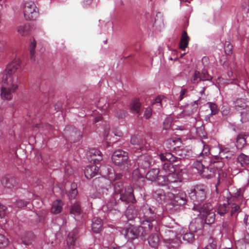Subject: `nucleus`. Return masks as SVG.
Returning a JSON list of instances; mask_svg holds the SVG:
<instances>
[{
	"mask_svg": "<svg viewBox=\"0 0 249 249\" xmlns=\"http://www.w3.org/2000/svg\"><path fill=\"white\" fill-rule=\"evenodd\" d=\"M6 0H0V5H2L5 1Z\"/></svg>",
	"mask_w": 249,
	"mask_h": 249,
	"instance_id": "obj_61",
	"label": "nucleus"
},
{
	"mask_svg": "<svg viewBox=\"0 0 249 249\" xmlns=\"http://www.w3.org/2000/svg\"><path fill=\"white\" fill-rule=\"evenodd\" d=\"M230 209L229 205L228 203H224L223 204H220L217 208V213L220 215H224Z\"/></svg>",
	"mask_w": 249,
	"mask_h": 249,
	"instance_id": "obj_25",
	"label": "nucleus"
},
{
	"mask_svg": "<svg viewBox=\"0 0 249 249\" xmlns=\"http://www.w3.org/2000/svg\"><path fill=\"white\" fill-rule=\"evenodd\" d=\"M1 182L2 185L8 188H11L18 183L17 178L13 176H8L2 178Z\"/></svg>",
	"mask_w": 249,
	"mask_h": 249,
	"instance_id": "obj_13",
	"label": "nucleus"
},
{
	"mask_svg": "<svg viewBox=\"0 0 249 249\" xmlns=\"http://www.w3.org/2000/svg\"><path fill=\"white\" fill-rule=\"evenodd\" d=\"M225 52L227 55H231L232 53V45L229 41H226L224 44Z\"/></svg>",
	"mask_w": 249,
	"mask_h": 249,
	"instance_id": "obj_38",
	"label": "nucleus"
},
{
	"mask_svg": "<svg viewBox=\"0 0 249 249\" xmlns=\"http://www.w3.org/2000/svg\"><path fill=\"white\" fill-rule=\"evenodd\" d=\"M18 33L22 36H25L29 34V26L24 24L18 26L17 28Z\"/></svg>",
	"mask_w": 249,
	"mask_h": 249,
	"instance_id": "obj_24",
	"label": "nucleus"
},
{
	"mask_svg": "<svg viewBox=\"0 0 249 249\" xmlns=\"http://www.w3.org/2000/svg\"><path fill=\"white\" fill-rule=\"evenodd\" d=\"M76 235L72 233H70L67 239V243L69 247H72L74 245L75 241L76 239Z\"/></svg>",
	"mask_w": 249,
	"mask_h": 249,
	"instance_id": "obj_33",
	"label": "nucleus"
},
{
	"mask_svg": "<svg viewBox=\"0 0 249 249\" xmlns=\"http://www.w3.org/2000/svg\"><path fill=\"white\" fill-rule=\"evenodd\" d=\"M182 115L184 116V115H190L191 113H186V110H184L182 112Z\"/></svg>",
	"mask_w": 249,
	"mask_h": 249,
	"instance_id": "obj_59",
	"label": "nucleus"
},
{
	"mask_svg": "<svg viewBox=\"0 0 249 249\" xmlns=\"http://www.w3.org/2000/svg\"><path fill=\"white\" fill-rule=\"evenodd\" d=\"M159 156L161 161L167 160L169 161L168 163H171V162H173L175 160V157H173L172 155L170 153L161 154Z\"/></svg>",
	"mask_w": 249,
	"mask_h": 249,
	"instance_id": "obj_30",
	"label": "nucleus"
},
{
	"mask_svg": "<svg viewBox=\"0 0 249 249\" xmlns=\"http://www.w3.org/2000/svg\"><path fill=\"white\" fill-rule=\"evenodd\" d=\"M114 191L116 194H120V199L126 202H133L134 200V195L133 194V189L130 186H128L125 188L124 191L123 184L121 182H117L114 185Z\"/></svg>",
	"mask_w": 249,
	"mask_h": 249,
	"instance_id": "obj_5",
	"label": "nucleus"
},
{
	"mask_svg": "<svg viewBox=\"0 0 249 249\" xmlns=\"http://www.w3.org/2000/svg\"><path fill=\"white\" fill-rule=\"evenodd\" d=\"M171 118H167L163 123V127L165 129H168L171 126Z\"/></svg>",
	"mask_w": 249,
	"mask_h": 249,
	"instance_id": "obj_46",
	"label": "nucleus"
},
{
	"mask_svg": "<svg viewBox=\"0 0 249 249\" xmlns=\"http://www.w3.org/2000/svg\"><path fill=\"white\" fill-rule=\"evenodd\" d=\"M221 113L223 116H227L230 114V108L227 106H224L222 108Z\"/></svg>",
	"mask_w": 249,
	"mask_h": 249,
	"instance_id": "obj_49",
	"label": "nucleus"
},
{
	"mask_svg": "<svg viewBox=\"0 0 249 249\" xmlns=\"http://www.w3.org/2000/svg\"><path fill=\"white\" fill-rule=\"evenodd\" d=\"M210 150L209 146L207 144H204L202 151L200 153L199 158L203 157L205 158V157L208 156L210 154Z\"/></svg>",
	"mask_w": 249,
	"mask_h": 249,
	"instance_id": "obj_39",
	"label": "nucleus"
},
{
	"mask_svg": "<svg viewBox=\"0 0 249 249\" xmlns=\"http://www.w3.org/2000/svg\"><path fill=\"white\" fill-rule=\"evenodd\" d=\"M234 106L235 109L240 111L242 120H249V101L239 99L234 102Z\"/></svg>",
	"mask_w": 249,
	"mask_h": 249,
	"instance_id": "obj_9",
	"label": "nucleus"
},
{
	"mask_svg": "<svg viewBox=\"0 0 249 249\" xmlns=\"http://www.w3.org/2000/svg\"><path fill=\"white\" fill-rule=\"evenodd\" d=\"M6 207L5 206L0 204V217L1 218L5 217L6 214Z\"/></svg>",
	"mask_w": 249,
	"mask_h": 249,
	"instance_id": "obj_47",
	"label": "nucleus"
},
{
	"mask_svg": "<svg viewBox=\"0 0 249 249\" xmlns=\"http://www.w3.org/2000/svg\"><path fill=\"white\" fill-rule=\"evenodd\" d=\"M36 47V43L35 40H33L31 42L30 46V52L31 53V58L32 60H35L34 55L35 53V48Z\"/></svg>",
	"mask_w": 249,
	"mask_h": 249,
	"instance_id": "obj_40",
	"label": "nucleus"
},
{
	"mask_svg": "<svg viewBox=\"0 0 249 249\" xmlns=\"http://www.w3.org/2000/svg\"><path fill=\"white\" fill-rule=\"evenodd\" d=\"M148 230H145L142 225L135 226L131 225L125 230V237L128 241H131L137 238L140 235L144 236Z\"/></svg>",
	"mask_w": 249,
	"mask_h": 249,
	"instance_id": "obj_8",
	"label": "nucleus"
},
{
	"mask_svg": "<svg viewBox=\"0 0 249 249\" xmlns=\"http://www.w3.org/2000/svg\"><path fill=\"white\" fill-rule=\"evenodd\" d=\"M108 188L101 187L99 188L96 192L91 194V197L93 198H101L104 197L105 195H107L108 192Z\"/></svg>",
	"mask_w": 249,
	"mask_h": 249,
	"instance_id": "obj_21",
	"label": "nucleus"
},
{
	"mask_svg": "<svg viewBox=\"0 0 249 249\" xmlns=\"http://www.w3.org/2000/svg\"><path fill=\"white\" fill-rule=\"evenodd\" d=\"M200 75L202 80H209L212 78L211 76L208 74V72L206 70H202Z\"/></svg>",
	"mask_w": 249,
	"mask_h": 249,
	"instance_id": "obj_44",
	"label": "nucleus"
},
{
	"mask_svg": "<svg viewBox=\"0 0 249 249\" xmlns=\"http://www.w3.org/2000/svg\"><path fill=\"white\" fill-rule=\"evenodd\" d=\"M131 209L128 208L127 209L126 212V216L128 220H131L134 217V214L130 216L129 213H130Z\"/></svg>",
	"mask_w": 249,
	"mask_h": 249,
	"instance_id": "obj_54",
	"label": "nucleus"
},
{
	"mask_svg": "<svg viewBox=\"0 0 249 249\" xmlns=\"http://www.w3.org/2000/svg\"><path fill=\"white\" fill-rule=\"evenodd\" d=\"M132 179L135 181H143V177L141 175L139 169L135 170L132 173Z\"/></svg>",
	"mask_w": 249,
	"mask_h": 249,
	"instance_id": "obj_34",
	"label": "nucleus"
},
{
	"mask_svg": "<svg viewBox=\"0 0 249 249\" xmlns=\"http://www.w3.org/2000/svg\"><path fill=\"white\" fill-rule=\"evenodd\" d=\"M27 204V201H25L21 199L17 200L16 202V205L18 208H22L26 206Z\"/></svg>",
	"mask_w": 249,
	"mask_h": 249,
	"instance_id": "obj_48",
	"label": "nucleus"
},
{
	"mask_svg": "<svg viewBox=\"0 0 249 249\" xmlns=\"http://www.w3.org/2000/svg\"><path fill=\"white\" fill-rule=\"evenodd\" d=\"M125 112L124 111H121L120 114L119 113H117L116 116L119 118H123L125 116Z\"/></svg>",
	"mask_w": 249,
	"mask_h": 249,
	"instance_id": "obj_55",
	"label": "nucleus"
},
{
	"mask_svg": "<svg viewBox=\"0 0 249 249\" xmlns=\"http://www.w3.org/2000/svg\"><path fill=\"white\" fill-rule=\"evenodd\" d=\"M106 167L105 166H102L100 167V174L103 176H106L107 173L105 172Z\"/></svg>",
	"mask_w": 249,
	"mask_h": 249,
	"instance_id": "obj_53",
	"label": "nucleus"
},
{
	"mask_svg": "<svg viewBox=\"0 0 249 249\" xmlns=\"http://www.w3.org/2000/svg\"><path fill=\"white\" fill-rule=\"evenodd\" d=\"M92 1V0H83V4L86 6L89 5Z\"/></svg>",
	"mask_w": 249,
	"mask_h": 249,
	"instance_id": "obj_57",
	"label": "nucleus"
},
{
	"mask_svg": "<svg viewBox=\"0 0 249 249\" xmlns=\"http://www.w3.org/2000/svg\"><path fill=\"white\" fill-rule=\"evenodd\" d=\"M56 222L58 225H61L65 224L66 221L63 217H60L56 220Z\"/></svg>",
	"mask_w": 249,
	"mask_h": 249,
	"instance_id": "obj_52",
	"label": "nucleus"
},
{
	"mask_svg": "<svg viewBox=\"0 0 249 249\" xmlns=\"http://www.w3.org/2000/svg\"><path fill=\"white\" fill-rule=\"evenodd\" d=\"M197 211V215L201 214L203 218H205L206 224H211L214 222L215 220L214 211L210 203H205L199 210Z\"/></svg>",
	"mask_w": 249,
	"mask_h": 249,
	"instance_id": "obj_7",
	"label": "nucleus"
},
{
	"mask_svg": "<svg viewBox=\"0 0 249 249\" xmlns=\"http://www.w3.org/2000/svg\"><path fill=\"white\" fill-rule=\"evenodd\" d=\"M237 162L239 163L242 166H245L249 163V158L245 154H241L237 158Z\"/></svg>",
	"mask_w": 249,
	"mask_h": 249,
	"instance_id": "obj_28",
	"label": "nucleus"
},
{
	"mask_svg": "<svg viewBox=\"0 0 249 249\" xmlns=\"http://www.w3.org/2000/svg\"><path fill=\"white\" fill-rule=\"evenodd\" d=\"M190 40V37L187 35L186 31H183L181 36L179 48L182 50L185 49L188 47V43Z\"/></svg>",
	"mask_w": 249,
	"mask_h": 249,
	"instance_id": "obj_19",
	"label": "nucleus"
},
{
	"mask_svg": "<svg viewBox=\"0 0 249 249\" xmlns=\"http://www.w3.org/2000/svg\"><path fill=\"white\" fill-rule=\"evenodd\" d=\"M148 243L150 246L154 248H157L159 243V237L157 234H154L149 237Z\"/></svg>",
	"mask_w": 249,
	"mask_h": 249,
	"instance_id": "obj_27",
	"label": "nucleus"
},
{
	"mask_svg": "<svg viewBox=\"0 0 249 249\" xmlns=\"http://www.w3.org/2000/svg\"><path fill=\"white\" fill-rule=\"evenodd\" d=\"M63 205V202L60 200H56L53 201L51 209V213L54 214H57L60 213L62 210Z\"/></svg>",
	"mask_w": 249,
	"mask_h": 249,
	"instance_id": "obj_18",
	"label": "nucleus"
},
{
	"mask_svg": "<svg viewBox=\"0 0 249 249\" xmlns=\"http://www.w3.org/2000/svg\"><path fill=\"white\" fill-rule=\"evenodd\" d=\"M103 222L101 218L94 217L92 221V230L95 233H99L102 229Z\"/></svg>",
	"mask_w": 249,
	"mask_h": 249,
	"instance_id": "obj_14",
	"label": "nucleus"
},
{
	"mask_svg": "<svg viewBox=\"0 0 249 249\" xmlns=\"http://www.w3.org/2000/svg\"><path fill=\"white\" fill-rule=\"evenodd\" d=\"M195 238L194 234L192 232H186L183 235V239L187 242H192Z\"/></svg>",
	"mask_w": 249,
	"mask_h": 249,
	"instance_id": "obj_37",
	"label": "nucleus"
},
{
	"mask_svg": "<svg viewBox=\"0 0 249 249\" xmlns=\"http://www.w3.org/2000/svg\"><path fill=\"white\" fill-rule=\"evenodd\" d=\"M201 80H202V79H201L200 73L198 71H195L193 79V82L197 83Z\"/></svg>",
	"mask_w": 249,
	"mask_h": 249,
	"instance_id": "obj_43",
	"label": "nucleus"
},
{
	"mask_svg": "<svg viewBox=\"0 0 249 249\" xmlns=\"http://www.w3.org/2000/svg\"><path fill=\"white\" fill-rule=\"evenodd\" d=\"M165 98L163 97L158 96L155 99L152 104L153 107L156 108L158 109H160L162 106V104Z\"/></svg>",
	"mask_w": 249,
	"mask_h": 249,
	"instance_id": "obj_29",
	"label": "nucleus"
},
{
	"mask_svg": "<svg viewBox=\"0 0 249 249\" xmlns=\"http://www.w3.org/2000/svg\"><path fill=\"white\" fill-rule=\"evenodd\" d=\"M174 237V233L171 231L170 230H168V231L165 232V235H164V240L170 241L172 240Z\"/></svg>",
	"mask_w": 249,
	"mask_h": 249,
	"instance_id": "obj_45",
	"label": "nucleus"
},
{
	"mask_svg": "<svg viewBox=\"0 0 249 249\" xmlns=\"http://www.w3.org/2000/svg\"><path fill=\"white\" fill-rule=\"evenodd\" d=\"M246 220H247V218H244V221H245V222L246 224L247 225V222H246Z\"/></svg>",
	"mask_w": 249,
	"mask_h": 249,
	"instance_id": "obj_63",
	"label": "nucleus"
},
{
	"mask_svg": "<svg viewBox=\"0 0 249 249\" xmlns=\"http://www.w3.org/2000/svg\"><path fill=\"white\" fill-rule=\"evenodd\" d=\"M246 144V138L243 134L239 135L236 139V146L237 148L241 149Z\"/></svg>",
	"mask_w": 249,
	"mask_h": 249,
	"instance_id": "obj_26",
	"label": "nucleus"
},
{
	"mask_svg": "<svg viewBox=\"0 0 249 249\" xmlns=\"http://www.w3.org/2000/svg\"><path fill=\"white\" fill-rule=\"evenodd\" d=\"M186 92V89H181L180 93V95H179V100H181L183 99V96L185 94Z\"/></svg>",
	"mask_w": 249,
	"mask_h": 249,
	"instance_id": "obj_56",
	"label": "nucleus"
},
{
	"mask_svg": "<svg viewBox=\"0 0 249 249\" xmlns=\"http://www.w3.org/2000/svg\"><path fill=\"white\" fill-rule=\"evenodd\" d=\"M160 173L161 176L158 178V183L161 185L181 181V171L176 169L171 163H165Z\"/></svg>",
	"mask_w": 249,
	"mask_h": 249,
	"instance_id": "obj_2",
	"label": "nucleus"
},
{
	"mask_svg": "<svg viewBox=\"0 0 249 249\" xmlns=\"http://www.w3.org/2000/svg\"><path fill=\"white\" fill-rule=\"evenodd\" d=\"M22 239L23 240V242L26 245L28 244L29 243V241H27L25 238L23 236L22 237Z\"/></svg>",
	"mask_w": 249,
	"mask_h": 249,
	"instance_id": "obj_58",
	"label": "nucleus"
},
{
	"mask_svg": "<svg viewBox=\"0 0 249 249\" xmlns=\"http://www.w3.org/2000/svg\"><path fill=\"white\" fill-rule=\"evenodd\" d=\"M160 173L159 170L157 168L152 169L149 170L146 175V178L150 181H154L156 179L158 182V178L161 176V174L158 176Z\"/></svg>",
	"mask_w": 249,
	"mask_h": 249,
	"instance_id": "obj_17",
	"label": "nucleus"
},
{
	"mask_svg": "<svg viewBox=\"0 0 249 249\" xmlns=\"http://www.w3.org/2000/svg\"><path fill=\"white\" fill-rule=\"evenodd\" d=\"M215 170L211 167H204L203 169L199 173V174L202 177L206 178H210L215 175Z\"/></svg>",
	"mask_w": 249,
	"mask_h": 249,
	"instance_id": "obj_16",
	"label": "nucleus"
},
{
	"mask_svg": "<svg viewBox=\"0 0 249 249\" xmlns=\"http://www.w3.org/2000/svg\"><path fill=\"white\" fill-rule=\"evenodd\" d=\"M8 240L2 234H0V248H3L7 245Z\"/></svg>",
	"mask_w": 249,
	"mask_h": 249,
	"instance_id": "obj_41",
	"label": "nucleus"
},
{
	"mask_svg": "<svg viewBox=\"0 0 249 249\" xmlns=\"http://www.w3.org/2000/svg\"><path fill=\"white\" fill-rule=\"evenodd\" d=\"M81 213V209L78 202H76L72 205L71 208V214L73 215L74 218L76 219L77 216L79 215Z\"/></svg>",
	"mask_w": 249,
	"mask_h": 249,
	"instance_id": "obj_23",
	"label": "nucleus"
},
{
	"mask_svg": "<svg viewBox=\"0 0 249 249\" xmlns=\"http://www.w3.org/2000/svg\"><path fill=\"white\" fill-rule=\"evenodd\" d=\"M193 167L194 168L196 169L198 173L199 174V173L205 167V166L201 161H200L199 160H197L193 163Z\"/></svg>",
	"mask_w": 249,
	"mask_h": 249,
	"instance_id": "obj_35",
	"label": "nucleus"
},
{
	"mask_svg": "<svg viewBox=\"0 0 249 249\" xmlns=\"http://www.w3.org/2000/svg\"><path fill=\"white\" fill-rule=\"evenodd\" d=\"M101 119V117L100 116H99L98 117H96L95 119V122H97L99 121Z\"/></svg>",
	"mask_w": 249,
	"mask_h": 249,
	"instance_id": "obj_60",
	"label": "nucleus"
},
{
	"mask_svg": "<svg viewBox=\"0 0 249 249\" xmlns=\"http://www.w3.org/2000/svg\"><path fill=\"white\" fill-rule=\"evenodd\" d=\"M226 202L228 203V205H229V206H230V207L231 208V216L236 215L237 213L240 212V208L238 204H236L235 203H232L231 199H229L228 198Z\"/></svg>",
	"mask_w": 249,
	"mask_h": 249,
	"instance_id": "obj_22",
	"label": "nucleus"
},
{
	"mask_svg": "<svg viewBox=\"0 0 249 249\" xmlns=\"http://www.w3.org/2000/svg\"><path fill=\"white\" fill-rule=\"evenodd\" d=\"M113 162L123 170H128L131 167L127 152L120 149L115 151L111 158Z\"/></svg>",
	"mask_w": 249,
	"mask_h": 249,
	"instance_id": "obj_4",
	"label": "nucleus"
},
{
	"mask_svg": "<svg viewBox=\"0 0 249 249\" xmlns=\"http://www.w3.org/2000/svg\"><path fill=\"white\" fill-rule=\"evenodd\" d=\"M140 109L141 103L138 99H136L133 101L130 105L131 112L134 114H137L139 116L140 114Z\"/></svg>",
	"mask_w": 249,
	"mask_h": 249,
	"instance_id": "obj_20",
	"label": "nucleus"
},
{
	"mask_svg": "<svg viewBox=\"0 0 249 249\" xmlns=\"http://www.w3.org/2000/svg\"><path fill=\"white\" fill-rule=\"evenodd\" d=\"M152 114V109L150 107H147L145 109L144 113V116L146 119H149Z\"/></svg>",
	"mask_w": 249,
	"mask_h": 249,
	"instance_id": "obj_50",
	"label": "nucleus"
},
{
	"mask_svg": "<svg viewBox=\"0 0 249 249\" xmlns=\"http://www.w3.org/2000/svg\"><path fill=\"white\" fill-rule=\"evenodd\" d=\"M131 143L132 145L136 146L135 148L137 150L142 148L141 140L139 137L136 136H133L131 137Z\"/></svg>",
	"mask_w": 249,
	"mask_h": 249,
	"instance_id": "obj_32",
	"label": "nucleus"
},
{
	"mask_svg": "<svg viewBox=\"0 0 249 249\" xmlns=\"http://www.w3.org/2000/svg\"><path fill=\"white\" fill-rule=\"evenodd\" d=\"M157 195H160V196L159 197V199H157V200L160 202H162V201H165L166 200L165 196L164 194H162V192L161 190H159L157 191Z\"/></svg>",
	"mask_w": 249,
	"mask_h": 249,
	"instance_id": "obj_51",
	"label": "nucleus"
},
{
	"mask_svg": "<svg viewBox=\"0 0 249 249\" xmlns=\"http://www.w3.org/2000/svg\"><path fill=\"white\" fill-rule=\"evenodd\" d=\"M66 172H67L68 173H69L68 169H66Z\"/></svg>",
	"mask_w": 249,
	"mask_h": 249,
	"instance_id": "obj_64",
	"label": "nucleus"
},
{
	"mask_svg": "<svg viewBox=\"0 0 249 249\" xmlns=\"http://www.w3.org/2000/svg\"><path fill=\"white\" fill-rule=\"evenodd\" d=\"M77 184L73 183L71 184V190L69 194V197L70 199H74L77 195Z\"/></svg>",
	"mask_w": 249,
	"mask_h": 249,
	"instance_id": "obj_31",
	"label": "nucleus"
},
{
	"mask_svg": "<svg viewBox=\"0 0 249 249\" xmlns=\"http://www.w3.org/2000/svg\"><path fill=\"white\" fill-rule=\"evenodd\" d=\"M181 199L183 201V204H184L185 203V199H183V197H181Z\"/></svg>",
	"mask_w": 249,
	"mask_h": 249,
	"instance_id": "obj_62",
	"label": "nucleus"
},
{
	"mask_svg": "<svg viewBox=\"0 0 249 249\" xmlns=\"http://www.w3.org/2000/svg\"><path fill=\"white\" fill-rule=\"evenodd\" d=\"M23 6L24 17L26 19H34L37 17V10L33 1H25L23 3Z\"/></svg>",
	"mask_w": 249,
	"mask_h": 249,
	"instance_id": "obj_10",
	"label": "nucleus"
},
{
	"mask_svg": "<svg viewBox=\"0 0 249 249\" xmlns=\"http://www.w3.org/2000/svg\"><path fill=\"white\" fill-rule=\"evenodd\" d=\"M143 220L141 222V225L145 230H150L152 228L151 222L155 218V214L152 211V209L148 205H144L141 209Z\"/></svg>",
	"mask_w": 249,
	"mask_h": 249,
	"instance_id": "obj_6",
	"label": "nucleus"
},
{
	"mask_svg": "<svg viewBox=\"0 0 249 249\" xmlns=\"http://www.w3.org/2000/svg\"><path fill=\"white\" fill-rule=\"evenodd\" d=\"M207 191V187L202 184L197 185L191 190L189 196L194 203V210H199L202 206L200 204L206 199Z\"/></svg>",
	"mask_w": 249,
	"mask_h": 249,
	"instance_id": "obj_3",
	"label": "nucleus"
},
{
	"mask_svg": "<svg viewBox=\"0 0 249 249\" xmlns=\"http://www.w3.org/2000/svg\"><path fill=\"white\" fill-rule=\"evenodd\" d=\"M20 63L19 59H14L7 65L4 71L2 78L0 94L1 98L3 99H11L12 93L18 88L17 85L13 83V80L17 77L15 74L20 68Z\"/></svg>",
	"mask_w": 249,
	"mask_h": 249,
	"instance_id": "obj_1",
	"label": "nucleus"
},
{
	"mask_svg": "<svg viewBox=\"0 0 249 249\" xmlns=\"http://www.w3.org/2000/svg\"><path fill=\"white\" fill-rule=\"evenodd\" d=\"M87 157L89 160L93 163H97L102 160L101 152L95 148H90L89 150L87 153Z\"/></svg>",
	"mask_w": 249,
	"mask_h": 249,
	"instance_id": "obj_11",
	"label": "nucleus"
},
{
	"mask_svg": "<svg viewBox=\"0 0 249 249\" xmlns=\"http://www.w3.org/2000/svg\"><path fill=\"white\" fill-rule=\"evenodd\" d=\"M99 169L97 163L88 166L85 170V175L87 178L89 179L98 174Z\"/></svg>",
	"mask_w": 249,
	"mask_h": 249,
	"instance_id": "obj_12",
	"label": "nucleus"
},
{
	"mask_svg": "<svg viewBox=\"0 0 249 249\" xmlns=\"http://www.w3.org/2000/svg\"><path fill=\"white\" fill-rule=\"evenodd\" d=\"M203 249H217L216 243L215 241L211 239L209 243Z\"/></svg>",
	"mask_w": 249,
	"mask_h": 249,
	"instance_id": "obj_42",
	"label": "nucleus"
},
{
	"mask_svg": "<svg viewBox=\"0 0 249 249\" xmlns=\"http://www.w3.org/2000/svg\"><path fill=\"white\" fill-rule=\"evenodd\" d=\"M138 163L143 168H148L152 163V158L149 155H144L139 159Z\"/></svg>",
	"mask_w": 249,
	"mask_h": 249,
	"instance_id": "obj_15",
	"label": "nucleus"
},
{
	"mask_svg": "<svg viewBox=\"0 0 249 249\" xmlns=\"http://www.w3.org/2000/svg\"><path fill=\"white\" fill-rule=\"evenodd\" d=\"M207 105L211 110V115H215L218 112L219 109L215 104L212 102H208Z\"/></svg>",
	"mask_w": 249,
	"mask_h": 249,
	"instance_id": "obj_36",
	"label": "nucleus"
}]
</instances>
